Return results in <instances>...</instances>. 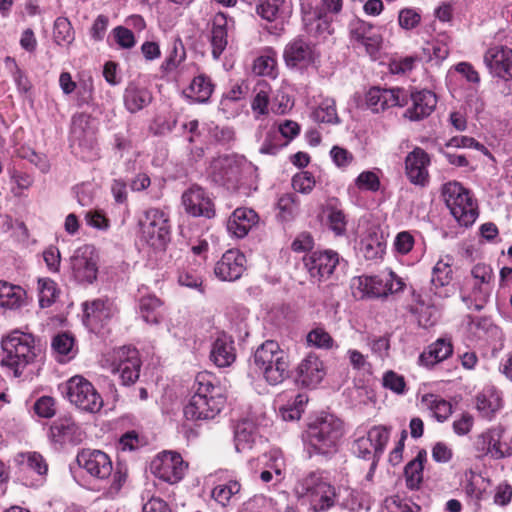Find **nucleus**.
Here are the masks:
<instances>
[{
	"label": "nucleus",
	"instance_id": "obj_3",
	"mask_svg": "<svg viewBox=\"0 0 512 512\" xmlns=\"http://www.w3.org/2000/svg\"><path fill=\"white\" fill-rule=\"evenodd\" d=\"M1 346L5 356L0 364L12 369L15 377H20L23 370L35 361L38 352H40L35 348L34 339L31 335L18 331H14L3 338Z\"/></svg>",
	"mask_w": 512,
	"mask_h": 512
},
{
	"label": "nucleus",
	"instance_id": "obj_49",
	"mask_svg": "<svg viewBox=\"0 0 512 512\" xmlns=\"http://www.w3.org/2000/svg\"><path fill=\"white\" fill-rule=\"evenodd\" d=\"M90 116L78 113L72 117L71 133L75 139L81 140L92 134L90 129Z\"/></svg>",
	"mask_w": 512,
	"mask_h": 512
},
{
	"label": "nucleus",
	"instance_id": "obj_11",
	"mask_svg": "<svg viewBox=\"0 0 512 512\" xmlns=\"http://www.w3.org/2000/svg\"><path fill=\"white\" fill-rule=\"evenodd\" d=\"M111 372L119 374L124 385H130L139 378L140 359L138 351L130 346H123L113 352Z\"/></svg>",
	"mask_w": 512,
	"mask_h": 512
},
{
	"label": "nucleus",
	"instance_id": "obj_16",
	"mask_svg": "<svg viewBox=\"0 0 512 512\" xmlns=\"http://www.w3.org/2000/svg\"><path fill=\"white\" fill-rule=\"evenodd\" d=\"M303 260L310 276L318 281L329 278L341 265L339 254L333 250L315 251Z\"/></svg>",
	"mask_w": 512,
	"mask_h": 512
},
{
	"label": "nucleus",
	"instance_id": "obj_28",
	"mask_svg": "<svg viewBox=\"0 0 512 512\" xmlns=\"http://www.w3.org/2000/svg\"><path fill=\"white\" fill-rule=\"evenodd\" d=\"M257 222L258 215L254 210L237 208L228 219L227 230L237 238H243Z\"/></svg>",
	"mask_w": 512,
	"mask_h": 512
},
{
	"label": "nucleus",
	"instance_id": "obj_23",
	"mask_svg": "<svg viewBox=\"0 0 512 512\" xmlns=\"http://www.w3.org/2000/svg\"><path fill=\"white\" fill-rule=\"evenodd\" d=\"M246 268V257L239 250L226 251L216 263L214 273L222 281L239 279Z\"/></svg>",
	"mask_w": 512,
	"mask_h": 512
},
{
	"label": "nucleus",
	"instance_id": "obj_37",
	"mask_svg": "<svg viewBox=\"0 0 512 512\" xmlns=\"http://www.w3.org/2000/svg\"><path fill=\"white\" fill-rule=\"evenodd\" d=\"M15 462L22 470L33 471L39 476L46 475L48 471V465L45 459L37 452L19 453L15 457Z\"/></svg>",
	"mask_w": 512,
	"mask_h": 512
},
{
	"label": "nucleus",
	"instance_id": "obj_22",
	"mask_svg": "<svg viewBox=\"0 0 512 512\" xmlns=\"http://www.w3.org/2000/svg\"><path fill=\"white\" fill-rule=\"evenodd\" d=\"M325 375L323 361L316 354L309 353L297 366L296 382L303 387L314 388Z\"/></svg>",
	"mask_w": 512,
	"mask_h": 512
},
{
	"label": "nucleus",
	"instance_id": "obj_20",
	"mask_svg": "<svg viewBox=\"0 0 512 512\" xmlns=\"http://www.w3.org/2000/svg\"><path fill=\"white\" fill-rule=\"evenodd\" d=\"M185 211L191 216L212 218L215 215L214 204L208 193L200 186L193 185L182 195Z\"/></svg>",
	"mask_w": 512,
	"mask_h": 512
},
{
	"label": "nucleus",
	"instance_id": "obj_17",
	"mask_svg": "<svg viewBox=\"0 0 512 512\" xmlns=\"http://www.w3.org/2000/svg\"><path fill=\"white\" fill-rule=\"evenodd\" d=\"M349 35L353 45L363 47L370 56H374L381 47L382 37L373 31L371 24L362 19L354 18L350 21Z\"/></svg>",
	"mask_w": 512,
	"mask_h": 512
},
{
	"label": "nucleus",
	"instance_id": "obj_54",
	"mask_svg": "<svg viewBox=\"0 0 512 512\" xmlns=\"http://www.w3.org/2000/svg\"><path fill=\"white\" fill-rule=\"evenodd\" d=\"M185 59V50L180 41H175L169 56L164 60L161 69L165 72H171Z\"/></svg>",
	"mask_w": 512,
	"mask_h": 512
},
{
	"label": "nucleus",
	"instance_id": "obj_48",
	"mask_svg": "<svg viewBox=\"0 0 512 512\" xmlns=\"http://www.w3.org/2000/svg\"><path fill=\"white\" fill-rule=\"evenodd\" d=\"M307 343L319 349H332L334 347V340L330 334L321 327L312 329L307 334Z\"/></svg>",
	"mask_w": 512,
	"mask_h": 512
},
{
	"label": "nucleus",
	"instance_id": "obj_18",
	"mask_svg": "<svg viewBox=\"0 0 512 512\" xmlns=\"http://www.w3.org/2000/svg\"><path fill=\"white\" fill-rule=\"evenodd\" d=\"M484 63L493 77L512 80V49L503 45L490 47L484 54Z\"/></svg>",
	"mask_w": 512,
	"mask_h": 512
},
{
	"label": "nucleus",
	"instance_id": "obj_14",
	"mask_svg": "<svg viewBox=\"0 0 512 512\" xmlns=\"http://www.w3.org/2000/svg\"><path fill=\"white\" fill-rule=\"evenodd\" d=\"M244 162L235 156H221L211 164V177L219 185L227 189H236Z\"/></svg>",
	"mask_w": 512,
	"mask_h": 512
},
{
	"label": "nucleus",
	"instance_id": "obj_8",
	"mask_svg": "<svg viewBox=\"0 0 512 512\" xmlns=\"http://www.w3.org/2000/svg\"><path fill=\"white\" fill-rule=\"evenodd\" d=\"M141 231L147 243L155 248H162L169 240L170 225L167 215L157 208L145 211L140 220Z\"/></svg>",
	"mask_w": 512,
	"mask_h": 512
},
{
	"label": "nucleus",
	"instance_id": "obj_27",
	"mask_svg": "<svg viewBox=\"0 0 512 512\" xmlns=\"http://www.w3.org/2000/svg\"><path fill=\"white\" fill-rule=\"evenodd\" d=\"M335 502L351 512L369 510L371 506V498L367 493L350 487H340Z\"/></svg>",
	"mask_w": 512,
	"mask_h": 512
},
{
	"label": "nucleus",
	"instance_id": "obj_43",
	"mask_svg": "<svg viewBox=\"0 0 512 512\" xmlns=\"http://www.w3.org/2000/svg\"><path fill=\"white\" fill-rule=\"evenodd\" d=\"M451 258L440 259L432 270L431 283L436 288L443 287L452 280Z\"/></svg>",
	"mask_w": 512,
	"mask_h": 512
},
{
	"label": "nucleus",
	"instance_id": "obj_40",
	"mask_svg": "<svg viewBox=\"0 0 512 512\" xmlns=\"http://www.w3.org/2000/svg\"><path fill=\"white\" fill-rule=\"evenodd\" d=\"M177 283L182 287L196 290L201 294L205 292L201 272L191 267L178 270Z\"/></svg>",
	"mask_w": 512,
	"mask_h": 512
},
{
	"label": "nucleus",
	"instance_id": "obj_60",
	"mask_svg": "<svg viewBox=\"0 0 512 512\" xmlns=\"http://www.w3.org/2000/svg\"><path fill=\"white\" fill-rule=\"evenodd\" d=\"M113 35L116 43L124 49H131L135 46L136 40L133 32L123 26H117L113 29Z\"/></svg>",
	"mask_w": 512,
	"mask_h": 512
},
{
	"label": "nucleus",
	"instance_id": "obj_7",
	"mask_svg": "<svg viewBox=\"0 0 512 512\" xmlns=\"http://www.w3.org/2000/svg\"><path fill=\"white\" fill-rule=\"evenodd\" d=\"M66 394L69 401L82 411L96 413L103 406V399L95 387L82 376L67 381Z\"/></svg>",
	"mask_w": 512,
	"mask_h": 512
},
{
	"label": "nucleus",
	"instance_id": "obj_63",
	"mask_svg": "<svg viewBox=\"0 0 512 512\" xmlns=\"http://www.w3.org/2000/svg\"><path fill=\"white\" fill-rule=\"evenodd\" d=\"M35 413L43 418H51L55 415V400L50 396L40 397L34 404Z\"/></svg>",
	"mask_w": 512,
	"mask_h": 512
},
{
	"label": "nucleus",
	"instance_id": "obj_6",
	"mask_svg": "<svg viewBox=\"0 0 512 512\" xmlns=\"http://www.w3.org/2000/svg\"><path fill=\"white\" fill-rule=\"evenodd\" d=\"M446 206L455 220L462 226L472 225L477 216V208L469 190L459 182H448L442 188Z\"/></svg>",
	"mask_w": 512,
	"mask_h": 512
},
{
	"label": "nucleus",
	"instance_id": "obj_61",
	"mask_svg": "<svg viewBox=\"0 0 512 512\" xmlns=\"http://www.w3.org/2000/svg\"><path fill=\"white\" fill-rule=\"evenodd\" d=\"M383 386L397 394H403L406 384L403 376L390 370L383 376Z\"/></svg>",
	"mask_w": 512,
	"mask_h": 512
},
{
	"label": "nucleus",
	"instance_id": "obj_10",
	"mask_svg": "<svg viewBox=\"0 0 512 512\" xmlns=\"http://www.w3.org/2000/svg\"><path fill=\"white\" fill-rule=\"evenodd\" d=\"M389 430L385 426H373L367 433L353 443V453L362 459H379L389 440Z\"/></svg>",
	"mask_w": 512,
	"mask_h": 512
},
{
	"label": "nucleus",
	"instance_id": "obj_50",
	"mask_svg": "<svg viewBox=\"0 0 512 512\" xmlns=\"http://www.w3.org/2000/svg\"><path fill=\"white\" fill-rule=\"evenodd\" d=\"M501 438L502 431L496 429L494 441H492V447L490 450V456L493 459H502L512 455V438L509 442L502 441Z\"/></svg>",
	"mask_w": 512,
	"mask_h": 512
},
{
	"label": "nucleus",
	"instance_id": "obj_5",
	"mask_svg": "<svg viewBox=\"0 0 512 512\" xmlns=\"http://www.w3.org/2000/svg\"><path fill=\"white\" fill-rule=\"evenodd\" d=\"M295 494L310 504L315 512L329 509L335 503L336 491L319 474L310 473L295 485Z\"/></svg>",
	"mask_w": 512,
	"mask_h": 512
},
{
	"label": "nucleus",
	"instance_id": "obj_59",
	"mask_svg": "<svg viewBox=\"0 0 512 512\" xmlns=\"http://www.w3.org/2000/svg\"><path fill=\"white\" fill-rule=\"evenodd\" d=\"M357 187L361 190L375 192L380 188V180L372 171H364L359 174L355 181Z\"/></svg>",
	"mask_w": 512,
	"mask_h": 512
},
{
	"label": "nucleus",
	"instance_id": "obj_24",
	"mask_svg": "<svg viewBox=\"0 0 512 512\" xmlns=\"http://www.w3.org/2000/svg\"><path fill=\"white\" fill-rule=\"evenodd\" d=\"M50 438L61 445H78L83 441L84 433L71 417H61L50 426Z\"/></svg>",
	"mask_w": 512,
	"mask_h": 512
},
{
	"label": "nucleus",
	"instance_id": "obj_21",
	"mask_svg": "<svg viewBox=\"0 0 512 512\" xmlns=\"http://www.w3.org/2000/svg\"><path fill=\"white\" fill-rule=\"evenodd\" d=\"M429 165V155L416 147L405 158V174L412 184L424 187L429 183Z\"/></svg>",
	"mask_w": 512,
	"mask_h": 512
},
{
	"label": "nucleus",
	"instance_id": "obj_15",
	"mask_svg": "<svg viewBox=\"0 0 512 512\" xmlns=\"http://www.w3.org/2000/svg\"><path fill=\"white\" fill-rule=\"evenodd\" d=\"M77 463L92 477L107 480L113 472L110 457L101 450L83 449L77 454Z\"/></svg>",
	"mask_w": 512,
	"mask_h": 512
},
{
	"label": "nucleus",
	"instance_id": "obj_35",
	"mask_svg": "<svg viewBox=\"0 0 512 512\" xmlns=\"http://www.w3.org/2000/svg\"><path fill=\"white\" fill-rule=\"evenodd\" d=\"M425 459L426 453L424 451H420L418 455L405 466L404 475L406 479V485L411 490L418 489L423 480V468Z\"/></svg>",
	"mask_w": 512,
	"mask_h": 512
},
{
	"label": "nucleus",
	"instance_id": "obj_46",
	"mask_svg": "<svg viewBox=\"0 0 512 512\" xmlns=\"http://www.w3.org/2000/svg\"><path fill=\"white\" fill-rule=\"evenodd\" d=\"M427 402L434 416L438 421H445L452 413V406L449 402L435 395H427L423 398Z\"/></svg>",
	"mask_w": 512,
	"mask_h": 512
},
{
	"label": "nucleus",
	"instance_id": "obj_41",
	"mask_svg": "<svg viewBox=\"0 0 512 512\" xmlns=\"http://www.w3.org/2000/svg\"><path fill=\"white\" fill-rule=\"evenodd\" d=\"M312 118L319 123L336 124L339 122V117L336 111L334 99H324L317 108L312 112Z\"/></svg>",
	"mask_w": 512,
	"mask_h": 512
},
{
	"label": "nucleus",
	"instance_id": "obj_42",
	"mask_svg": "<svg viewBox=\"0 0 512 512\" xmlns=\"http://www.w3.org/2000/svg\"><path fill=\"white\" fill-rule=\"evenodd\" d=\"M254 435L251 423L247 421L236 425L234 431V445L237 452H243L252 447Z\"/></svg>",
	"mask_w": 512,
	"mask_h": 512
},
{
	"label": "nucleus",
	"instance_id": "obj_56",
	"mask_svg": "<svg viewBox=\"0 0 512 512\" xmlns=\"http://www.w3.org/2000/svg\"><path fill=\"white\" fill-rule=\"evenodd\" d=\"M40 285V295H39V304L42 308H46L51 306V304L55 301L57 289L54 281L45 279L39 281Z\"/></svg>",
	"mask_w": 512,
	"mask_h": 512
},
{
	"label": "nucleus",
	"instance_id": "obj_57",
	"mask_svg": "<svg viewBox=\"0 0 512 512\" xmlns=\"http://www.w3.org/2000/svg\"><path fill=\"white\" fill-rule=\"evenodd\" d=\"M292 186L299 193L309 194L315 186L314 176L308 171L298 173L292 179Z\"/></svg>",
	"mask_w": 512,
	"mask_h": 512
},
{
	"label": "nucleus",
	"instance_id": "obj_12",
	"mask_svg": "<svg viewBox=\"0 0 512 512\" xmlns=\"http://www.w3.org/2000/svg\"><path fill=\"white\" fill-rule=\"evenodd\" d=\"M186 467L180 454L170 451L159 454L151 463L152 473L170 484L183 478Z\"/></svg>",
	"mask_w": 512,
	"mask_h": 512
},
{
	"label": "nucleus",
	"instance_id": "obj_55",
	"mask_svg": "<svg viewBox=\"0 0 512 512\" xmlns=\"http://www.w3.org/2000/svg\"><path fill=\"white\" fill-rule=\"evenodd\" d=\"M500 407L501 400L497 395L493 393L490 395L483 393L477 396V408L485 416H490L491 414L498 411Z\"/></svg>",
	"mask_w": 512,
	"mask_h": 512
},
{
	"label": "nucleus",
	"instance_id": "obj_51",
	"mask_svg": "<svg viewBox=\"0 0 512 512\" xmlns=\"http://www.w3.org/2000/svg\"><path fill=\"white\" fill-rule=\"evenodd\" d=\"M280 216L284 221H289L298 213V203L296 196L293 194H285L278 199L277 203Z\"/></svg>",
	"mask_w": 512,
	"mask_h": 512
},
{
	"label": "nucleus",
	"instance_id": "obj_39",
	"mask_svg": "<svg viewBox=\"0 0 512 512\" xmlns=\"http://www.w3.org/2000/svg\"><path fill=\"white\" fill-rule=\"evenodd\" d=\"M241 490V484L237 480H229L216 485L212 492V498L221 506H226L232 499H236Z\"/></svg>",
	"mask_w": 512,
	"mask_h": 512
},
{
	"label": "nucleus",
	"instance_id": "obj_62",
	"mask_svg": "<svg viewBox=\"0 0 512 512\" xmlns=\"http://www.w3.org/2000/svg\"><path fill=\"white\" fill-rule=\"evenodd\" d=\"M329 227L336 235H342L346 230V217L344 213L337 208H329L328 210Z\"/></svg>",
	"mask_w": 512,
	"mask_h": 512
},
{
	"label": "nucleus",
	"instance_id": "obj_34",
	"mask_svg": "<svg viewBox=\"0 0 512 512\" xmlns=\"http://www.w3.org/2000/svg\"><path fill=\"white\" fill-rule=\"evenodd\" d=\"M210 358L218 367L230 366L236 359L233 342L225 336L217 338L212 345Z\"/></svg>",
	"mask_w": 512,
	"mask_h": 512
},
{
	"label": "nucleus",
	"instance_id": "obj_25",
	"mask_svg": "<svg viewBox=\"0 0 512 512\" xmlns=\"http://www.w3.org/2000/svg\"><path fill=\"white\" fill-rule=\"evenodd\" d=\"M387 281L384 276H358L351 280V289L355 298L384 297L388 295Z\"/></svg>",
	"mask_w": 512,
	"mask_h": 512
},
{
	"label": "nucleus",
	"instance_id": "obj_19",
	"mask_svg": "<svg viewBox=\"0 0 512 512\" xmlns=\"http://www.w3.org/2000/svg\"><path fill=\"white\" fill-rule=\"evenodd\" d=\"M318 56L315 46L302 37L291 40L283 52L288 67H307L313 64Z\"/></svg>",
	"mask_w": 512,
	"mask_h": 512
},
{
	"label": "nucleus",
	"instance_id": "obj_4",
	"mask_svg": "<svg viewBox=\"0 0 512 512\" xmlns=\"http://www.w3.org/2000/svg\"><path fill=\"white\" fill-rule=\"evenodd\" d=\"M307 442L315 452L329 455L337 451L343 436V422L332 414L318 417L308 426Z\"/></svg>",
	"mask_w": 512,
	"mask_h": 512
},
{
	"label": "nucleus",
	"instance_id": "obj_33",
	"mask_svg": "<svg viewBox=\"0 0 512 512\" xmlns=\"http://www.w3.org/2000/svg\"><path fill=\"white\" fill-rule=\"evenodd\" d=\"M453 352V346L450 341L440 338L428 346L427 350L419 356V362L426 367H432L435 364L447 359Z\"/></svg>",
	"mask_w": 512,
	"mask_h": 512
},
{
	"label": "nucleus",
	"instance_id": "obj_53",
	"mask_svg": "<svg viewBox=\"0 0 512 512\" xmlns=\"http://www.w3.org/2000/svg\"><path fill=\"white\" fill-rule=\"evenodd\" d=\"M54 39L57 44H68L73 40V30L67 18L59 17L54 23Z\"/></svg>",
	"mask_w": 512,
	"mask_h": 512
},
{
	"label": "nucleus",
	"instance_id": "obj_32",
	"mask_svg": "<svg viewBox=\"0 0 512 512\" xmlns=\"http://www.w3.org/2000/svg\"><path fill=\"white\" fill-rule=\"evenodd\" d=\"M343 0H320V5L313 12H305L303 20L306 25L312 24L313 20L321 21L328 25V22L342 11Z\"/></svg>",
	"mask_w": 512,
	"mask_h": 512
},
{
	"label": "nucleus",
	"instance_id": "obj_2",
	"mask_svg": "<svg viewBox=\"0 0 512 512\" xmlns=\"http://www.w3.org/2000/svg\"><path fill=\"white\" fill-rule=\"evenodd\" d=\"M252 367L273 386L281 384L289 376L288 356L273 340L265 341L256 349Z\"/></svg>",
	"mask_w": 512,
	"mask_h": 512
},
{
	"label": "nucleus",
	"instance_id": "obj_31",
	"mask_svg": "<svg viewBox=\"0 0 512 512\" xmlns=\"http://www.w3.org/2000/svg\"><path fill=\"white\" fill-rule=\"evenodd\" d=\"M229 21L223 13H217L212 20L211 46L212 55L219 59L228 44Z\"/></svg>",
	"mask_w": 512,
	"mask_h": 512
},
{
	"label": "nucleus",
	"instance_id": "obj_38",
	"mask_svg": "<svg viewBox=\"0 0 512 512\" xmlns=\"http://www.w3.org/2000/svg\"><path fill=\"white\" fill-rule=\"evenodd\" d=\"M162 302L153 295L143 296L139 302V310L141 317L148 324L156 325L160 322V312Z\"/></svg>",
	"mask_w": 512,
	"mask_h": 512
},
{
	"label": "nucleus",
	"instance_id": "obj_30",
	"mask_svg": "<svg viewBox=\"0 0 512 512\" xmlns=\"http://www.w3.org/2000/svg\"><path fill=\"white\" fill-rule=\"evenodd\" d=\"M152 98V93L146 87L135 82L129 83L123 94L125 108L130 113H136L147 107Z\"/></svg>",
	"mask_w": 512,
	"mask_h": 512
},
{
	"label": "nucleus",
	"instance_id": "obj_1",
	"mask_svg": "<svg viewBox=\"0 0 512 512\" xmlns=\"http://www.w3.org/2000/svg\"><path fill=\"white\" fill-rule=\"evenodd\" d=\"M193 389V395L183 409L185 418L191 421L215 418L226 402L222 388L214 385L208 375L198 374Z\"/></svg>",
	"mask_w": 512,
	"mask_h": 512
},
{
	"label": "nucleus",
	"instance_id": "obj_44",
	"mask_svg": "<svg viewBox=\"0 0 512 512\" xmlns=\"http://www.w3.org/2000/svg\"><path fill=\"white\" fill-rule=\"evenodd\" d=\"M84 313L89 323H102L111 316V310L103 300L86 303Z\"/></svg>",
	"mask_w": 512,
	"mask_h": 512
},
{
	"label": "nucleus",
	"instance_id": "obj_13",
	"mask_svg": "<svg viewBox=\"0 0 512 512\" xmlns=\"http://www.w3.org/2000/svg\"><path fill=\"white\" fill-rule=\"evenodd\" d=\"M367 107L374 113H379L395 106L408 104V91L403 88L372 87L366 94Z\"/></svg>",
	"mask_w": 512,
	"mask_h": 512
},
{
	"label": "nucleus",
	"instance_id": "obj_45",
	"mask_svg": "<svg viewBox=\"0 0 512 512\" xmlns=\"http://www.w3.org/2000/svg\"><path fill=\"white\" fill-rule=\"evenodd\" d=\"M384 250L385 244L376 234H369L361 241V251L366 259H377L381 257Z\"/></svg>",
	"mask_w": 512,
	"mask_h": 512
},
{
	"label": "nucleus",
	"instance_id": "obj_47",
	"mask_svg": "<svg viewBox=\"0 0 512 512\" xmlns=\"http://www.w3.org/2000/svg\"><path fill=\"white\" fill-rule=\"evenodd\" d=\"M283 3L284 0H258L256 12L261 18L271 22L277 19Z\"/></svg>",
	"mask_w": 512,
	"mask_h": 512
},
{
	"label": "nucleus",
	"instance_id": "obj_58",
	"mask_svg": "<svg viewBox=\"0 0 512 512\" xmlns=\"http://www.w3.org/2000/svg\"><path fill=\"white\" fill-rule=\"evenodd\" d=\"M421 21L420 13L413 8H404L399 11V25L406 30H411L419 25Z\"/></svg>",
	"mask_w": 512,
	"mask_h": 512
},
{
	"label": "nucleus",
	"instance_id": "obj_29",
	"mask_svg": "<svg viewBox=\"0 0 512 512\" xmlns=\"http://www.w3.org/2000/svg\"><path fill=\"white\" fill-rule=\"evenodd\" d=\"M28 305L27 292L19 285L0 280V306L9 310H20Z\"/></svg>",
	"mask_w": 512,
	"mask_h": 512
},
{
	"label": "nucleus",
	"instance_id": "obj_52",
	"mask_svg": "<svg viewBox=\"0 0 512 512\" xmlns=\"http://www.w3.org/2000/svg\"><path fill=\"white\" fill-rule=\"evenodd\" d=\"M286 146L276 128L267 131L265 139L259 148L260 153L275 155L279 149Z\"/></svg>",
	"mask_w": 512,
	"mask_h": 512
},
{
	"label": "nucleus",
	"instance_id": "obj_9",
	"mask_svg": "<svg viewBox=\"0 0 512 512\" xmlns=\"http://www.w3.org/2000/svg\"><path fill=\"white\" fill-rule=\"evenodd\" d=\"M71 270L76 281L92 284L98 274V255L92 245L77 248L70 258Z\"/></svg>",
	"mask_w": 512,
	"mask_h": 512
},
{
	"label": "nucleus",
	"instance_id": "obj_26",
	"mask_svg": "<svg viewBox=\"0 0 512 512\" xmlns=\"http://www.w3.org/2000/svg\"><path fill=\"white\" fill-rule=\"evenodd\" d=\"M411 100V106L406 110L405 116L412 121L421 120L429 116L437 104L436 95L430 90H420L415 92L408 91V99Z\"/></svg>",
	"mask_w": 512,
	"mask_h": 512
},
{
	"label": "nucleus",
	"instance_id": "obj_64",
	"mask_svg": "<svg viewBox=\"0 0 512 512\" xmlns=\"http://www.w3.org/2000/svg\"><path fill=\"white\" fill-rule=\"evenodd\" d=\"M276 67V60L271 56H260L254 61L253 70L262 76H273Z\"/></svg>",
	"mask_w": 512,
	"mask_h": 512
},
{
	"label": "nucleus",
	"instance_id": "obj_36",
	"mask_svg": "<svg viewBox=\"0 0 512 512\" xmlns=\"http://www.w3.org/2000/svg\"><path fill=\"white\" fill-rule=\"evenodd\" d=\"M213 92V84L205 75L195 77L185 90L187 97L199 103H205Z\"/></svg>",
	"mask_w": 512,
	"mask_h": 512
}]
</instances>
